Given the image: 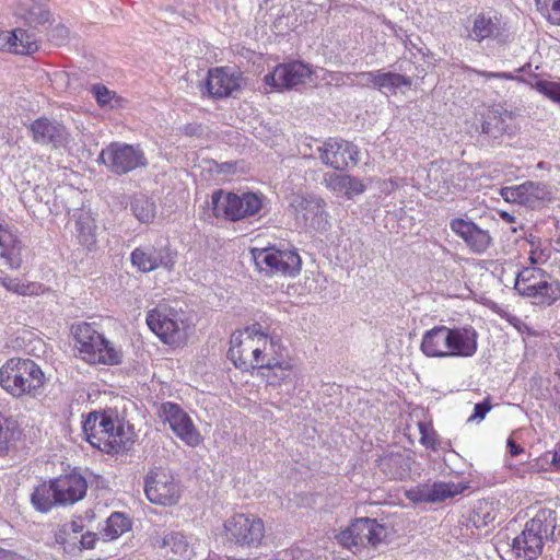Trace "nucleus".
I'll list each match as a JSON object with an SVG mask.
<instances>
[{"label":"nucleus","instance_id":"nucleus-48","mask_svg":"<svg viewBox=\"0 0 560 560\" xmlns=\"http://www.w3.org/2000/svg\"><path fill=\"white\" fill-rule=\"evenodd\" d=\"M490 409L491 405L488 401L476 404L474 413L469 417L468 421L482 420Z\"/></svg>","mask_w":560,"mask_h":560},{"label":"nucleus","instance_id":"nucleus-12","mask_svg":"<svg viewBox=\"0 0 560 560\" xmlns=\"http://www.w3.org/2000/svg\"><path fill=\"white\" fill-rule=\"evenodd\" d=\"M98 160L118 175L145 164L143 152L139 145L127 142H110L106 149L102 150Z\"/></svg>","mask_w":560,"mask_h":560},{"label":"nucleus","instance_id":"nucleus-60","mask_svg":"<svg viewBox=\"0 0 560 560\" xmlns=\"http://www.w3.org/2000/svg\"><path fill=\"white\" fill-rule=\"evenodd\" d=\"M499 215H500V218H501L502 220H504V221H505V222H508V223H513V222H515V217H514V215H512V214H510V213H509V212H506V211H500V212H499Z\"/></svg>","mask_w":560,"mask_h":560},{"label":"nucleus","instance_id":"nucleus-57","mask_svg":"<svg viewBox=\"0 0 560 560\" xmlns=\"http://www.w3.org/2000/svg\"><path fill=\"white\" fill-rule=\"evenodd\" d=\"M509 452L512 456H517L524 452V448L516 444L513 440H508Z\"/></svg>","mask_w":560,"mask_h":560},{"label":"nucleus","instance_id":"nucleus-9","mask_svg":"<svg viewBox=\"0 0 560 560\" xmlns=\"http://www.w3.org/2000/svg\"><path fill=\"white\" fill-rule=\"evenodd\" d=\"M387 527L372 518H357L350 526L341 530L337 536V541L358 552L361 548L376 547L387 537Z\"/></svg>","mask_w":560,"mask_h":560},{"label":"nucleus","instance_id":"nucleus-33","mask_svg":"<svg viewBox=\"0 0 560 560\" xmlns=\"http://www.w3.org/2000/svg\"><path fill=\"white\" fill-rule=\"evenodd\" d=\"M130 210L141 223H150L156 214L155 202L144 194H135L130 200Z\"/></svg>","mask_w":560,"mask_h":560},{"label":"nucleus","instance_id":"nucleus-36","mask_svg":"<svg viewBox=\"0 0 560 560\" xmlns=\"http://www.w3.org/2000/svg\"><path fill=\"white\" fill-rule=\"evenodd\" d=\"M131 523L122 513L114 512L106 521V525L102 530L103 536L107 540L118 538L120 535L130 529Z\"/></svg>","mask_w":560,"mask_h":560},{"label":"nucleus","instance_id":"nucleus-32","mask_svg":"<svg viewBox=\"0 0 560 560\" xmlns=\"http://www.w3.org/2000/svg\"><path fill=\"white\" fill-rule=\"evenodd\" d=\"M31 502L34 509L42 513H46L59 504L55 494L54 481L37 486L31 495Z\"/></svg>","mask_w":560,"mask_h":560},{"label":"nucleus","instance_id":"nucleus-11","mask_svg":"<svg viewBox=\"0 0 560 560\" xmlns=\"http://www.w3.org/2000/svg\"><path fill=\"white\" fill-rule=\"evenodd\" d=\"M252 256L259 270L266 273L294 277L301 270V258L295 250L253 248Z\"/></svg>","mask_w":560,"mask_h":560},{"label":"nucleus","instance_id":"nucleus-35","mask_svg":"<svg viewBox=\"0 0 560 560\" xmlns=\"http://www.w3.org/2000/svg\"><path fill=\"white\" fill-rule=\"evenodd\" d=\"M11 32L16 35V39H11L12 48L10 49V52L16 55H26L33 54L37 50L38 44L35 34L28 33L22 28H15Z\"/></svg>","mask_w":560,"mask_h":560},{"label":"nucleus","instance_id":"nucleus-34","mask_svg":"<svg viewBox=\"0 0 560 560\" xmlns=\"http://www.w3.org/2000/svg\"><path fill=\"white\" fill-rule=\"evenodd\" d=\"M31 131L36 140H56L66 136L65 127L47 118H39L31 125Z\"/></svg>","mask_w":560,"mask_h":560},{"label":"nucleus","instance_id":"nucleus-25","mask_svg":"<svg viewBox=\"0 0 560 560\" xmlns=\"http://www.w3.org/2000/svg\"><path fill=\"white\" fill-rule=\"evenodd\" d=\"M52 481L59 505L73 504L82 500L86 493V480L78 472L59 476Z\"/></svg>","mask_w":560,"mask_h":560},{"label":"nucleus","instance_id":"nucleus-44","mask_svg":"<svg viewBox=\"0 0 560 560\" xmlns=\"http://www.w3.org/2000/svg\"><path fill=\"white\" fill-rule=\"evenodd\" d=\"M0 284L3 285L9 291L23 295L26 294V291L28 289V287L21 283L18 279L8 276H0Z\"/></svg>","mask_w":560,"mask_h":560},{"label":"nucleus","instance_id":"nucleus-43","mask_svg":"<svg viewBox=\"0 0 560 560\" xmlns=\"http://www.w3.org/2000/svg\"><path fill=\"white\" fill-rule=\"evenodd\" d=\"M354 77L358 80L355 82L351 80L350 84L376 89L377 71L360 72L355 73Z\"/></svg>","mask_w":560,"mask_h":560},{"label":"nucleus","instance_id":"nucleus-27","mask_svg":"<svg viewBox=\"0 0 560 560\" xmlns=\"http://www.w3.org/2000/svg\"><path fill=\"white\" fill-rule=\"evenodd\" d=\"M447 326H435L427 330L421 340L420 350L428 358H451Z\"/></svg>","mask_w":560,"mask_h":560},{"label":"nucleus","instance_id":"nucleus-37","mask_svg":"<svg viewBox=\"0 0 560 560\" xmlns=\"http://www.w3.org/2000/svg\"><path fill=\"white\" fill-rule=\"evenodd\" d=\"M402 85L410 86L411 80L399 73L377 71L376 89L395 91Z\"/></svg>","mask_w":560,"mask_h":560},{"label":"nucleus","instance_id":"nucleus-54","mask_svg":"<svg viewBox=\"0 0 560 560\" xmlns=\"http://www.w3.org/2000/svg\"><path fill=\"white\" fill-rule=\"evenodd\" d=\"M96 534L88 532L81 536L80 545L83 549H93L96 541Z\"/></svg>","mask_w":560,"mask_h":560},{"label":"nucleus","instance_id":"nucleus-49","mask_svg":"<svg viewBox=\"0 0 560 560\" xmlns=\"http://www.w3.org/2000/svg\"><path fill=\"white\" fill-rule=\"evenodd\" d=\"M12 38L16 39V35L11 31H0V50L10 52Z\"/></svg>","mask_w":560,"mask_h":560},{"label":"nucleus","instance_id":"nucleus-19","mask_svg":"<svg viewBox=\"0 0 560 560\" xmlns=\"http://www.w3.org/2000/svg\"><path fill=\"white\" fill-rule=\"evenodd\" d=\"M242 74L228 67H218L209 70L206 88L212 97H228L240 90Z\"/></svg>","mask_w":560,"mask_h":560},{"label":"nucleus","instance_id":"nucleus-31","mask_svg":"<svg viewBox=\"0 0 560 560\" xmlns=\"http://www.w3.org/2000/svg\"><path fill=\"white\" fill-rule=\"evenodd\" d=\"M21 436L22 430L14 419L0 418V456L8 454Z\"/></svg>","mask_w":560,"mask_h":560},{"label":"nucleus","instance_id":"nucleus-23","mask_svg":"<svg viewBox=\"0 0 560 560\" xmlns=\"http://www.w3.org/2000/svg\"><path fill=\"white\" fill-rule=\"evenodd\" d=\"M149 328L164 342L173 343L180 339V324L175 319V314L166 308L151 310L147 315Z\"/></svg>","mask_w":560,"mask_h":560},{"label":"nucleus","instance_id":"nucleus-46","mask_svg":"<svg viewBox=\"0 0 560 560\" xmlns=\"http://www.w3.org/2000/svg\"><path fill=\"white\" fill-rule=\"evenodd\" d=\"M92 91L102 107L110 104L113 95L108 89L102 85H93Z\"/></svg>","mask_w":560,"mask_h":560},{"label":"nucleus","instance_id":"nucleus-53","mask_svg":"<svg viewBox=\"0 0 560 560\" xmlns=\"http://www.w3.org/2000/svg\"><path fill=\"white\" fill-rule=\"evenodd\" d=\"M511 324L521 332L526 334L528 336H536L537 332L533 330L529 326H527L523 320L520 318L513 317L511 320Z\"/></svg>","mask_w":560,"mask_h":560},{"label":"nucleus","instance_id":"nucleus-55","mask_svg":"<svg viewBox=\"0 0 560 560\" xmlns=\"http://www.w3.org/2000/svg\"><path fill=\"white\" fill-rule=\"evenodd\" d=\"M477 74H479L486 79H492V78L506 79V80L515 79V75H513L512 73H506V72L477 71Z\"/></svg>","mask_w":560,"mask_h":560},{"label":"nucleus","instance_id":"nucleus-29","mask_svg":"<svg viewBox=\"0 0 560 560\" xmlns=\"http://www.w3.org/2000/svg\"><path fill=\"white\" fill-rule=\"evenodd\" d=\"M15 14L32 27L44 25L50 20V12L46 5L35 0H20Z\"/></svg>","mask_w":560,"mask_h":560},{"label":"nucleus","instance_id":"nucleus-42","mask_svg":"<svg viewBox=\"0 0 560 560\" xmlns=\"http://www.w3.org/2000/svg\"><path fill=\"white\" fill-rule=\"evenodd\" d=\"M419 432H420V442L428 448L436 450L439 446L438 435L436 433L423 422L419 423Z\"/></svg>","mask_w":560,"mask_h":560},{"label":"nucleus","instance_id":"nucleus-18","mask_svg":"<svg viewBox=\"0 0 560 560\" xmlns=\"http://www.w3.org/2000/svg\"><path fill=\"white\" fill-rule=\"evenodd\" d=\"M451 231L460 237L475 254L485 253L491 245L492 238L487 230H482L472 221L456 218L450 222Z\"/></svg>","mask_w":560,"mask_h":560},{"label":"nucleus","instance_id":"nucleus-7","mask_svg":"<svg viewBox=\"0 0 560 560\" xmlns=\"http://www.w3.org/2000/svg\"><path fill=\"white\" fill-rule=\"evenodd\" d=\"M212 210L215 217L237 221L257 214L262 208V197L255 192L214 191L211 197Z\"/></svg>","mask_w":560,"mask_h":560},{"label":"nucleus","instance_id":"nucleus-61","mask_svg":"<svg viewBox=\"0 0 560 560\" xmlns=\"http://www.w3.org/2000/svg\"><path fill=\"white\" fill-rule=\"evenodd\" d=\"M120 198H121V200H120V205H121L122 207H126V205H127V203H126V197H125L124 195H121V196H120Z\"/></svg>","mask_w":560,"mask_h":560},{"label":"nucleus","instance_id":"nucleus-51","mask_svg":"<svg viewBox=\"0 0 560 560\" xmlns=\"http://www.w3.org/2000/svg\"><path fill=\"white\" fill-rule=\"evenodd\" d=\"M490 509V505L489 503H479V505L476 508V515L477 516H480V514L482 513L483 514V524L487 525L489 522H492L494 521V515L491 514V512L489 511Z\"/></svg>","mask_w":560,"mask_h":560},{"label":"nucleus","instance_id":"nucleus-47","mask_svg":"<svg viewBox=\"0 0 560 560\" xmlns=\"http://www.w3.org/2000/svg\"><path fill=\"white\" fill-rule=\"evenodd\" d=\"M69 35L70 31L65 25H57L51 31V39L57 45H62L69 38Z\"/></svg>","mask_w":560,"mask_h":560},{"label":"nucleus","instance_id":"nucleus-59","mask_svg":"<svg viewBox=\"0 0 560 560\" xmlns=\"http://www.w3.org/2000/svg\"><path fill=\"white\" fill-rule=\"evenodd\" d=\"M552 464L560 468V444L556 447L552 455Z\"/></svg>","mask_w":560,"mask_h":560},{"label":"nucleus","instance_id":"nucleus-26","mask_svg":"<svg viewBox=\"0 0 560 560\" xmlns=\"http://www.w3.org/2000/svg\"><path fill=\"white\" fill-rule=\"evenodd\" d=\"M450 354L452 357L470 358L478 349V332L471 326L447 327Z\"/></svg>","mask_w":560,"mask_h":560},{"label":"nucleus","instance_id":"nucleus-1","mask_svg":"<svg viewBox=\"0 0 560 560\" xmlns=\"http://www.w3.org/2000/svg\"><path fill=\"white\" fill-rule=\"evenodd\" d=\"M44 384V372L31 359L11 358L0 368V386L13 397L35 398Z\"/></svg>","mask_w":560,"mask_h":560},{"label":"nucleus","instance_id":"nucleus-4","mask_svg":"<svg viewBox=\"0 0 560 560\" xmlns=\"http://www.w3.org/2000/svg\"><path fill=\"white\" fill-rule=\"evenodd\" d=\"M71 331L75 340V348L84 361L107 365L120 363L121 352L96 330L94 324L77 323L72 325Z\"/></svg>","mask_w":560,"mask_h":560},{"label":"nucleus","instance_id":"nucleus-17","mask_svg":"<svg viewBox=\"0 0 560 560\" xmlns=\"http://www.w3.org/2000/svg\"><path fill=\"white\" fill-rule=\"evenodd\" d=\"M308 66L294 61L277 66L272 72L265 75V83L273 89H292L303 84L311 75Z\"/></svg>","mask_w":560,"mask_h":560},{"label":"nucleus","instance_id":"nucleus-14","mask_svg":"<svg viewBox=\"0 0 560 560\" xmlns=\"http://www.w3.org/2000/svg\"><path fill=\"white\" fill-rule=\"evenodd\" d=\"M161 411L164 420L168 422L174 434L189 446H197L201 443L202 436L196 429L192 420L179 405L175 402H163Z\"/></svg>","mask_w":560,"mask_h":560},{"label":"nucleus","instance_id":"nucleus-30","mask_svg":"<svg viewBox=\"0 0 560 560\" xmlns=\"http://www.w3.org/2000/svg\"><path fill=\"white\" fill-rule=\"evenodd\" d=\"M261 370V376L266 378L267 384L271 386L281 385L282 383L291 381L293 374L292 366L289 362H279L276 360H268L262 362L258 368Z\"/></svg>","mask_w":560,"mask_h":560},{"label":"nucleus","instance_id":"nucleus-39","mask_svg":"<svg viewBox=\"0 0 560 560\" xmlns=\"http://www.w3.org/2000/svg\"><path fill=\"white\" fill-rule=\"evenodd\" d=\"M78 238L81 244L86 247H91L95 244V225L93 220L89 215H81L77 222Z\"/></svg>","mask_w":560,"mask_h":560},{"label":"nucleus","instance_id":"nucleus-21","mask_svg":"<svg viewBox=\"0 0 560 560\" xmlns=\"http://www.w3.org/2000/svg\"><path fill=\"white\" fill-rule=\"evenodd\" d=\"M23 243L18 230L8 223H0V265L10 270L19 269L22 265Z\"/></svg>","mask_w":560,"mask_h":560},{"label":"nucleus","instance_id":"nucleus-3","mask_svg":"<svg viewBox=\"0 0 560 560\" xmlns=\"http://www.w3.org/2000/svg\"><path fill=\"white\" fill-rule=\"evenodd\" d=\"M86 441L107 454H118L128 448L122 425L104 412H90L82 425Z\"/></svg>","mask_w":560,"mask_h":560},{"label":"nucleus","instance_id":"nucleus-45","mask_svg":"<svg viewBox=\"0 0 560 560\" xmlns=\"http://www.w3.org/2000/svg\"><path fill=\"white\" fill-rule=\"evenodd\" d=\"M540 91L544 92L552 101L560 103V84L552 82H538L537 83Z\"/></svg>","mask_w":560,"mask_h":560},{"label":"nucleus","instance_id":"nucleus-5","mask_svg":"<svg viewBox=\"0 0 560 560\" xmlns=\"http://www.w3.org/2000/svg\"><path fill=\"white\" fill-rule=\"evenodd\" d=\"M514 289L521 296L540 307L551 306L560 299V282L540 268L522 269L515 279Z\"/></svg>","mask_w":560,"mask_h":560},{"label":"nucleus","instance_id":"nucleus-20","mask_svg":"<svg viewBox=\"0 0 560 560\" xmlns=\"http://www.w3.org/2000/svg\"><path fill=\"white\" fill-rule=\"evenodd\" d=\"M317 151L322 162L336 170H343L350 164L355 165L359 161V152L352 142H324Z\"/></svg>","mask_w":560,"mask_h":560},{"label":"nucleus","instance_id":"nucleus-50","mask_svg":"<svg viewBox=\"0 0 560 560\" xmlns=\"http://www.w3.org/2000/svg\"><path fill=\"white\" fill-rule=\"evenodd\" d=\"M205 130L206 129L202 128L200 125L191 124V125H187L184 128L183 136L187 137V138H192V137L201 138V137L207 136L205 133Z\"/></svg>","mask_w":560,"mask_h":560},{"label":"nucleus","instance_id":"nucleus-13","mask_svg":"<svg viewBox=\"0 0 560 560\" xmlns=\"http://www.w3.org/2000/svg\"><path fill=\"white\" fill-rule=\"evenodd\" d=\"M291 206L294 209L295 217L302 221L305 226L315 231L324 232L330 228L328 213L325 210V201L316 196H296Z\"/></svg>","mask_w":560,"mask_h":560},{"label":"nucleus","instance_id":"nucleus-16","mask_svg":"<svg viewBox=\"0 0 560 560\" xmlns=\"http://www.w3.org/2000/svg\"><path fill=\"white\" fill-rule=\"evenodd\" d=\"M131 262L142 272H150L160 267L172 270L176 262V254L166 246L156 248L153 245H145L132 250Z\"/></svg>","mask_w":560,"mask_h":560},{"label":"nucleus","instance_id":"nucleus-6","mask_svg":"<svg viewBox=\"0 0 560 560\" xmlns=\"http://www.w3.org/2000/svg\"><path fill=\"white\" fill-rule=\"evenodd\" d=\"M228 351L229 359L236 368L256 369L264 362L260 354L266 350L268 338L259 324H253L244 330L232 334Z\"/></svg>","mask_w":560,"mask_h":560},{"label":"nucleus","instance_id":"nucleus-10","mask_svg":"<svg viewBox=\"0 0 560 560\" xmlns=\"http://www.w3.org/2000/svg\"><path fill=\"white\" fill-rule=\"evenodd\" d=\"M147 499L156 505H175L182 495L179 481L166 468L154 467L144 477Z\"/></svg>","mask_w":560,"mask_h":560},{"label":"nucleus","instance_id":"nucleus-56","mask_svg":"<svg viewBox=\"0 0 560 560\" xmlns=\"http://www.w3.org/2000/svg\"><path fill=\"white\" fill-rule=\"evenodd\" d=\"M0 560H25V557L18 552L0 547Z\"/></svg>","mask_w":560,"mask_h":560},{"label":"nucleus","instance_id":"nucleus-38","mask_svg":"<svg viewBox=\"0 0 560 560\" xmlns=\"http://www.w3.org/2000/svg\"><path fill=\"white\" fill-rule=\"evenodd\" d=\"M73 196H79V192L75 189L68 186H59L58 189L55 190V198L52 206L50 207V212L55 215L60 214L62 211L69 212L71 209L69 198Z\"/></svg>","mask_w":560,"mask_h":560},{"label":"nucleus","instance_id":"nucleus-41","mask_svg":"<svg viewBox=\"0 0 560 560\" xmlns=\"http://www.w3.org/2000/svg\"><path fill=\"white\" fill-rule=\"evenodd\" d=\"M537 10L555 25H560V0H535Z\"/></svg>","mask_w":560,"mask_h":560},{"label":"nucleus","instance_id":"nucleus-52","mask_svg":"<svg viewBox=\"0 0 560 560\" xmlns=\"http://www.w3.org/2000/svg\"><path fill=\"white\" fill-rule=\"evenodd\" d=\"M528 259L532 265H541L547 261L548 255L542 249H532Z\"/></svg>","mask_w":560,"mask_h":560},{"label":"nucleus","instance_id":"nucleus-40","mask_svg":"<svg viewBox=\"0 0 560 560\" xmlns=\"http://www.w3.org/2000/svg\"><path fill=\"white\" fill-rule=\"evenodd\" d=\"M162 547L170 548L174 556L184 557L189 551V545L182 533L167 534L162 540Z\"/></svg>","mask_w":560,"mask_h":560},{"label":"nucleus","instance_id":"nucleus-24","mask_svg":"<svg viewBox=\"0 0 560 560\" xmlns=\"http://www.w3.org/2000/svg\"><path fill=\"white\" fill-rule=\"evenodd\" d=\"M467 485L455 482H434L408 492V498L415 502L436 503L460 494Z\"/></svg>","mask_w":560,"mask_h":560},{"label":"nucleus","instance_id":"nucleus-2","mask_svg":"<svg viewBox=\"0 0 560 560\" xmlns=\"http://www.w3.org/2000/svg\"><path fill=\"white\" fill-rule=\"evenodd\" d=\"M556 528V512L540 509L526 522L522 533L513 539L512 550L517 558L534 560L542 551L546 540L552 537Z\"/></svg>","mask_w":560,"mask_h":560},{"label":"nucleus","instance_id":"nucleus-28","mask_svg":"<svg viewBox=\"0 0 560 560\" xmlns=\"http://www.w3.org/2000/svg\"><path fill=\"white\" fill-rule=\"evenodd\" d=\"M325 183L327 188L348 199L363 194L366 188L361 179L343 174H329L325 177Z\"/></svg>","mask_w":560,"mask_h":560},{"label":"nucleus","instance_id":"nucleus-15","mask_svg":"<svg viewBox=\"0 0 560 560\" xmlns=\"http://www.w3.org/2000/svg\"><path fill=\"white\" fill-rule=\"evenodd\" d=\"M499 194L506 202L534 209L549 199L550 191L546 184L527 180L520 185L502 187Z\"/></svg>","mask_w":560,"mask_h":560},{"label":"nucleus","instance_id":"nucleus-8","mask_svg":"<svg viewBox=\"0 0 560 560\" xmlns=\"http://www.w3.org/2000/svg\"><path fill=\"white\" fill-rule=\"evenodd\" d=\"M264 535V522L255 515L234 514L223 524L224 540L241 548H257Z\"/></svg>","mask_w":560,"mask_h":560},{"label":"nucleus","instance_id":"nucleus-58","mask_svg":"<svg viewBox=\"0 0 560 560\" xmlns=\"http://www.w3.org/2000/svg\"><path fill=\"white\" fill-rule=\"evenodd\" d=\"M65 527H66L65 530L68 533L78 534L81 532V526L77 522H71V523L67 524Z\"/></svg>","mask_w":560,"mask_h":560},{"label":"nucleus","instance_id":"nucleus-22","mask_svg":"<svg viewBox=\"0 0 560 560\" xmlns=\"http://www.w3.org/2000/svg\"><path fill=\"white\" fill-rule=\"evenodd\" d=\"M504 32V23L501 14L493 10L487 9L477 13L472 19V25L468 36L472 40L482 42L485 39L497 38Z\"/></svg>","mask_w":560,"mask_h":560}]
</instances>
